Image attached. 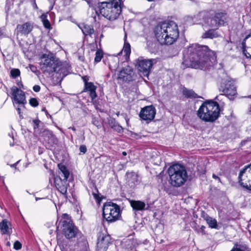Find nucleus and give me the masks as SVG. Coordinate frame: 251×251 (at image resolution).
Returning <instances> with one entry per match:
<instances>
[{"label":"nucleus","mask_w":251,"mask_h":251,"mask_svg":"<svg viewBox=\"0 0 251 251\" xmlns=\"http://www.w3.org/2000/svg\"><path fill=\"white\" fill-rule=\"evenodd\" d=\"M137 246V240L134 239H127L124 243V248L131 251H134Z\"/></svg>","instance_id":"30"},{"label":"nucleus","mask_w":251,"mask_h":251,"mask_svg":"<svg viewBox=\"0 0 251 251\" xmlns=\"http://www.w3.org/2000/svg\"><path fill=\"white\" fill-rule=\"evenodd\" d=\"M54 185L57 190L63 195L67 194L68 184L66 179H63L61 177L54 178Z\"/></svg>","instance_id":"20"},{"label":"nucleus","mask_w":251,"mask_h":251,"mask_svg":"<svg viewBox=\"0 0 251 251\" xmlns=\"http://www.w3.org/2000/svg\"><path fill=\"white\" fill-rule=\"evenodd\" d=\"M126 175L128 179V182L129 184L130 185L131 187H134V186L137 185L139 183L140 181L138 179V176L135 173H126Z\"/></svg>","instance_id":"26"},{"label":"nucleus","mask_w":251,"mask_h":251,"mask_svg":"<svg viewBox=\"0 0 251 251\" xmlns=\"http://www.w3.org/2000/svg\"><path fill=\"white\" fill-rule=\"evenodd\" d=\"M17 85L21 88H23V84L22 83V82L21 81V79H20V80H17Z\"/></svg>","instance_id":"51"},{"label":"nucleus","mask_w":251,"mask_h":251,"mask_svg":"<svg viewBox=\"0 0 251 251\" xmlns=\"http://www.w3.org/2000/svg\"><path fill=\"white\" fill-rule=\"evenodd\" d=\"M29 104L33 107H36L38 106L39 102L36 98H31L29 100Z\"/></svg>","instance_id":"42"},{"label":"nucleus","mask_w":251,"mask_h":251,"mask_svg":"<svg viewBox=\"0 0 251 251\" xmlns=\"http://www.w3.org/2000/svg\"><path fill=\"white\" fill-rule=\"evenodd\" d=\"M59 246L61 251H91L88 242L84 236L78 239L74 245L70 241H65Z\"/></svg>","instance_id":"7"},{"label":"nucleus","mask_w":251,"mask_h":251,"mask_svg":"<svg viewBox=\"0 0 251 251\" xmlns=\"http://www.w3.org/2000/svg\"><path fill=\"white\" fill-rule=\"evenodd\" d=\"M220 108L216 101L209 100L203 102L197 111L198 116L205 122H213L220 116Z\"/></svg>","instance_id":"3"},{"label":"nucleus","mask_w":251,"mask_h":251,"mask_svg":"<svg viewBox=\"0 0 251 251\" xmlns=\"http://www.w3.org/2000/svg\"><path fill=\"white\" fill-rule=\"evenodd\" d=\"M0 231L2 234L10 235L12 233V225L8 220L4 219L0 222Z\"/></svg>","instance_id":"21"},{"label":"nucleus","mask_w":251,"mask_h":251,"mask_svg":"<svg viewBox=\"0 0 251 251\" xmlns=\"http://www.w3.org/2000/svg\"><path fill=\"white\" fill-rule=\"evenodd\" d=\"M153 65L151 59H146L140 57L136 60V66L138 71L145 76H148Z\"/></svg>","instance_id":"15"},{"label":"nucleus","mask_w":251,"mask_h":251,"mask_svg":"<svg viewBox=\"0 0 251 251\" xmlns=\"http://www.w3.org/2000/svg\"><path fill=\"white\" fill-rule=\"evenodd\" d=\"M102 5L111 7L114 9L122 10L124 6L123 0H109V1L102 2Z\"/></svg>","instance_id":"25"},{"label":"nucleus","mask_w":251,"mask_h":251,"mask_svg":"<svg viewBox=\"0 0 251 251\" xmlns=\"http://www.w3.org/2000/svg\"><path fill=\"white\" fill-rule=\"evenodd\" d=\"M206 224L208 225L209 228L219 229V227L218 226L217 221L215 219L210 217L207 221Z\"/></svg>","instance_id":"35"},{"label":"nucleus","mask_w":251,"mask_h":251,"mask_svg":"<svg viewBox=\"0 0 251 251\" xmlns=\"http://www.w3.org/2000/svg\"><path fill=\"white\" fill-rule=\"evenodd\" d=\"M11 99L14 106L16 108L21 119L23 117L21 115V107L25 108L26 103L25 92L15 86L11 88Z\"/></svg>","instance_id":"8"},{"label":"nucleus","mask_w":251,"mask_h":251,"mask_svg":"<svg viewBox=\"0 0 251 251\" xmlns=\"http://www.w3.org/2000/svg\"><path fill=\"white\" fill-rule=\"evenodd\" d=\"M219 91L223 93L220 95H226L230 100H234L237 94L234 81L230 78L222 80Z\"/></svg>","instance_id":"9"},{"label":"nucleus","mask_w":251,"mask_h":251,"mask_svg":"<svg viewBox=\"0 0 251 251\" xmlns=\"http://www.w3.org/2000/svg\"><path fill=\"white\" fill-rule=\"evenodd\" d=\"M125 120H126L127 126H128V124H129V119L127 116H126L125 117Z\"/></svg>","instance_id":"53"},{"label":"nucleus","mask_w":251,"mask_h":251,"mask_svg":"<svg viewBox=\"0 0 251 251\" xmlns=\"http://www.w3.org/2000/svg\"><path fill=\"white\" fill-rule=\"evenodd\" d=\"M43 144L48 150H52L58 143V140L53 132L49 130H45L43 133Z\"/></svg>","instance_id":"17"},{"label":"nucleus","mask_w":251,"mask_h":251,"mask_svg":"<svg viewBox=\"0 0 251 251\" xmlns=\"http://www.w3.org/2000/svg\"><path fill=\"white\" fill-rule=\"evenodd\" d=\"M43 111H46V112H47V111L45 109V108H44L42 109Z\"/></svg>","instance_id":"64"},{"label":"nucleus","mask_w":251,"mask_h":251,"mask_svg":"<svg viewBox=\"0 0 251 251\" xmlns=\"http://www.w3.org/2000/svg\"><path fill=\"white\" fill-rule=\"evenodd\" d=\"M22 244L19 241H16L13 245V248L16 250H19L22 248Z\"/></svg>","instance_id":"44"},{"label":"nucleus","mask_w":251,"mask_h":251,"mask_svg":"<svg viewBox=\"0 0 251 251\" xmlns=\"http://www.w3.org/2000/svg\"><path fill=\"white\" fill-rule=\"evenodd\" d=\"M229 16L225 11H218L205 20V23L209 27L217 29L228 24Z\"/></svg>","instance_id":"6"},{"label":"nucleus","mask_w":251,"mask_h":251,"mask_svg":"<svg viewBox=\"0 0 251 251\" xmlns=\"http://www.w3.org/2000/svg\"><path fill=\"white\" fill-rule=\"evenodd\" d=\"M70 128L72 129L73 131H75V127H71Z\"/></svg>","instance_id":"61"},{"label":"nucleus","mask_w":251,"mask_h":251,"mask_svg":"<svg viewBox=\"0 0 251 251\" xmlns=\"http://www.w3.org/2000/svg\"><path fill=\"white\" fill-rule=\"evenodd\" d=\"M32 68H35V67L33 65H32V66H31V67H30V68H31V69L32 71L34 72V69H32Z\"/></svg>","instance_id":"60"},{"label":"nucleus","mask_w":251,"mask_h":251,"mask_svg":"<svg viewBox=\"0 0 251 251\" xmlns=\"http://www.w3.org/2000/svg\"><path fill=\"white\" fill-rule=\"evenodd\" d=\"M212 177L215 179H218L219 181H221L220 178L214 174H213Z\"/></svg>","instance_id":"52"},{"label":"nucleus","mask_w":251,"mask_h":251,"mask_svg":"<svg viewBox=\"0 0 251 251\" xmlns=\"http://www.w3.org/2000/svg\"><path fill=\"white\" fill-rule=\"evenodd\" d=\"M79 154H84L85 153H86V152H87V148H86V146L84 145H82L81 146H80L79 147Z\"/></svg>","instance_id":"43"},{"label":"nucleus","mask_w":251,"mask_h":251,"mask_svg":"<svg viewBox=\"0 0 251 251\" xmlns=\"http://www.w3.org/2000/svg\"><path fill=\"white\" fill-rule=\"evenodd\" d=\"M33 26L29 22L25 23L22 25H18L17 29L18 32L22 35H27L32 30Z\"/></svg>","instance_id":"24"},{"label":"nucleus","mask_w":251,"mask_h":251,"mask_svg":"<svg viewBox=\"0 0 251 251\" xmlns=\"http://www.w3.org/2000/svg\"><path fill=\"white\" fill-rule=\"evenodd\" d=\"M103 36V34H101L100 35V38L101 39V38H102Z\"/></svg>","instance_id":"63"},{"label":"nucleus","mask_w":251,"mask_h":251,"mask_svg":"<svg viewBox=\"0 0 251 251\" xmlns=\"http://www.w3.org/2000/svg\"><path fill=\"white\" fill-rule=\"evenodd\" d=\"M60 225L61 231L62 234L68 239L75 238L77 234L78 229L73 223L63 222Z\"/></svg>","instance_id":"16"},{"label":"nucleus","mask_w":251,"mask_h":251,"mask_svg":"<svg viewBox=\"0 0 251 251\" xmlns=\"http://www.w3.org/2000/svg\"><path fill=\"white\" fill-rule=\"evenodd\" d=\"M195 226H192V228L198 234L201 235H205L206 234L205 231L206 227L204 226H200L196 223L194 224Z\"/></svg>","instance_id":"33"},{"label":"nucleus","mask_w":251,"mask_h":251,"mask_svg":"<svg viewBox=\"0 0 251 251\" xmlns=\"http://www.w3.org/2000/svg\"><path fill=\"white\" fill-rule=\"evenodd\" d=\"M96 251H107L110 245L112 244V238L106 231H100L97 235Z\"/></svg>","instance_id":"13"},{"label":"nucleus","mask_w":251,"mask_h":251,"mask_svg":"<svg viewBox=\"0 0 251 251\" xmlns=\"http://www.w3.org/2000/svg\"><path fill=\"white\" fill-rule=\"evenodd\" d=\"M97 14L98 12L107 19L113 21L117 19L122 13V10L114 9L111 7L102 5V3H98V6L95 9Z\"/></svg>","instance_id":"11"},{"label":"nucleus","mask_w":251,"mask_h":251,"mask_svg":"<svg viewBox=\"0 0 251 251\" xmlns=\"http://www.w3.org/2000/svg\"><path fill=\"white\" fill-rule=\"evenodd\" d=\"M215 28L210 29L203 33L202 37L204 39H213L220 36L218 32Z\"/></svg>","instance_id":"27"},{"label":"nucleus","mask_w":251,"mask_h":251,"mask_svg":"<svg viewBox=\"0 0 251 251\" xmlns=\"http://www.w3.org/2000/svg\"><path fill=\"white\" fill-rule=\"evenodd\" d=\"M58 166H59L60 171L62 173V174H61V176L60 177L63 179L67 180V179L68 178V177L70 176V172L68 170L67 167L65 165H59Z\"/></svg>","instance_id":"32"},{"label":"nucleus","mask_w":251,"mask_h":251,"mask_svg":"<svg viewBox=\"0 0 251 251\" xmlns=\"http://www.w3.org/2000/svg\"><path fill=\"white\" fill-rule=\"evenodd\" d=\"M92 124L97 126L98 128L101 127V123L98 118L93 117L92 119Z\"/></svg>","instance_id":"41"},{"label":"nucleus","mask_w":251,"mask_h":251,"mask_svg":"<svg viewBox=\"0 0 251 251\" xmlns=\"http://www.w3.org/2000/svg\"><path fill=\"white\" fill-rule=\"evenodd\" d=\"M238 183L241 187L251 192V163L240 171Z\"/></svg>","instance_id":"10"},{"label":"nucleus","mask_w":251,"mask_h":251,"mask_svg":"<svg viewBox=\"0 0 251 251\" xmlns=\"http://www.w3.org/2000/svg\"><path fill=\"white\" fill-rule=\"evenodd\" d=\"M44 61L40 64L41 69L44 73L51 74L55 71L59 59L54 56L43 54Z\"/></svg>","instance_id":"12"},{"label":"nucleus","mask_w":251,"mask_h":251,"mask_svg":"<svg viewBox=\"0 0 251 251\" xmlns=\"http://www.w3.org/2000/svg\"><path fill=\"white\" fill-rule=\"evenodd\" d=\"M21 72L19 69H12L10 71V77L12 78L16 79L20 76Z\"/></svg>","instance_id":"39"},{"label":"nucleus","mask_w":251,"mask_h":251,"mask_svg":"<svg viewBox=\"0 0 251 251\" xmlns=\"http://www.w3.org/2000/svg\"><path fill=\"white\" fill-rule=\"evenodd\" d=\"M64 222H67V223H69V222L72 223L73 222L72 220L70 219L69 215H68L67 213L63 214L61 216V219L60 220V221L59 222L58 225L56 227V231H59V226L64 224V223H63Z\"/></svg>","instance_id":"36"},{"label":"nucleus","mask_w":251,"mask_h":251,"mask_svg":"<svg viewBox=\"0 0 251 251\" xmlns=\"http://www.w3.org/2000/svg\"><path fill=\"white\" fill-rule=\"evenodd\" d=\"M81 30L85 35H91L94 32L92 26L87 25H83Z\"/></svg>","instance_id":"37"},{"label":"nucleus","mask_w":251,"mask_h":251,"mask_svg":"<svg viewBox=\"0 0 251 251\" xmlns=\"http://www.w3.org/2000/svg\"><path fill=\"white\" fill-rule=\"evenodd\" d=\"M133 70L130 66L127 65L124 67L118 74V79L125 82L133 80Z\"/></svg>","instance_id":"18"},{"label":"nucleus","mask_w":251,"mask_h":251,"mask_svg":"<svg viewBox=\"0 0 251 251\" xmlns=\"http://www.w3.org/2000/svg\"><path fill=\"white\" fill-rule=\"evenodd\" d=\"M201 217L205 221H207L208 219H209L210 216H209L204 211H202L201 213Z\"/></svg>","instance_id":"46"},{"label":"nucleus","mask_w":251,"mask_h":251,"mask_svg":"<svg viewBox=\"0 0 251 251\" xmlns=\"http://www.w3.org/2000/svg\"><path fill=\"white\" fill-rule=\"evenodd\" d=\"M99 95H100V97H102L104 96V92H103V88L102 86H100L99 87Z\"/></svg>","instance_id":"47"},{"label":"nucleus","mask_w":251,"mask_h":251,"mask_svg":"<svg viewBox=\"0 0 251 251\" xmlns=\"http://www.w3.org/2000/svg\"><path fill=\"white\" fill-rule=\"evenodd\" d=\"M43 153V151L41 150V148H39V154H40Z\"/></svg>","instance_id":"58"},{"label":"nucleus","mask_w":251,"mask_h":251,"mask_svg":"<svg viewBox=\"0 0 251 251\" xmlns=\"http://www.w3.org/2000/svg\"><path fill=\"white\" fill-rule=\"evenodd\" d=\"M41 87L38 85H35L33 87V90L35 92H38L40 91Z\"/></svg>","instance_id":"49"},{"label":"nucleus","mask_w":251,"mask_h":251,"mask_svg":"<svg viewBox=\"0 0 251 251\" xmlns=\"http://www.w3.org/2000/svg\"><path fill=\"white\" fill-rule=\"evenodd\" d=\"M82 79L84 83V87L86 86V84L90 83L91 82H88L89 77L87 76H84L82 77Z\"/></svg>","instance_id":"48"},{"label":"nucleus","mask_w":251,"mask_h":251,"mask_svg":"<svg viewBox=\"0 0 251 251\" xmlns=\"http://www.w3.org/2000/svg\"><path fill=\"white\" fill-rule=\"evenodd\" d=\"M41 121L37 118L33 120L34 129L38 128Z\"/></svg>","instance_id":"45"},{"label":"nucleus","mask_w":251,"mask_h":251,"mask_svg":"<svg viewBox=\"0 0 251 251\" xmlns=\"http://www.w3.org/2000/svg\"><path fill=\"white\" fill-rule=\"evenodd\" d=\"M34 6L35 8H37V4H36L35 2H34Z\"/></svg>","instance_id":"62"},{"label":"nucleus","mask_w":251,"mask_h":251,"mask_svg":"<svg viewBox=\"0 0 251 251\" xmlns=\"http://www.w3.org/2000/svg\"><path fill=\"white\" fill-rule=\"evenodd\" d=\"M32 68H35V67L33 65H32V66H31V67H30V68H31V69L32 71L34 72V69H32Z\"/></svg>","instance_id":"59"},{"label":"nucleus","mask_w":251,"mask_h":251,"mask_svg":"<svg viewBox=\"0 0 251 251\" xmlns=\"http://www.w3.org/2000/svg\"><path fill=\"white\" fill-rule=\"evenodd\" d=\"M107 121L111 129L117 133L122 134L124 132V128L119 122L114 118L110 117Z\"/></svg>","instance_id":"22"},{"label":"nucleus","mask_w":251,"mask_h":251,"mask_svg":"<svg viewBox=\"0 0 251 251\" xmlns=\"http://www.w3.org/2000/svg\"><path fill=\"white\" fill-rule=\"evenodd\" d=\"M154 33L157 40L162 45H172L179 37L177 25L173 21L159 23L154 27Z\"/></svg>","instance_id":"2"},{"label":"nucleus","mask_w":251,"mask_h":251,"mask_svg":"<svg viewBox=\"0 0 251 251\" xmlns=\"http://www.w3.org/2000/svg\"><path fill=\"white\" fill-rule=\"evenodd\" d=\"M156 113V108L153 105H147L141 108L139 116L142 120L149 124L154 120Z\"/></svg>","instance_id":"14"},{"label":"nucleus","mask_w":251,"mask_h":251,"mask_svg":"<svg viewBox=\"0 0 251 251\" xmlns=\"http://www.w3.org/2000/svg\"><path fill=\"white\" fill-rule=\"evenodd\" d=\"M47 17L48 15L47 14L43 13L41 15L40 18L42 20L44 27L47 29L50 30L51 28V26L50 21L47 19Z\"/></svg>","instance_id":"34"},{"label":"nucleus","mask_w":251,"mask_h":251,"mask_svg":"<svg viewBox=\"0 0 251 251\" xmlns=\"http://www.w3.org/2000/svg\"><path fill=\"white\" fill-rule=\"evenodd\" d=\"M216 61L215 53L207 46L192 44L183 51L182 65L185 68L206 70L212 67Z\"/></svg>","instance_id":"1"},{"label":"nucleus","mask_w":251,"mask_h":251,"mask_svg":"<svg viewBox=\"0 0 251 251\" xmlns=\"http://www.w3.org/2000/svg\"><path fill=\"white\" fill-rule=\"evenodd\" d=\"M48 0L50 3V10H51L54 5L55 0Z\"/></svg>","instance_id":"50"},{"label":"nucleus","mask_w":251,"mask_h":251,"mask_svg":"<svg viewBox=\"0 0 251 251\" xmlns=\"http://www.w3.org/2000/svg\"><path fill=\"white\" fill-rule=\"evenodd\" d=\"M19 162V161H17V162H16L15 163H14V164H13L11 165V167H13H13H16V166L18 164Z\"/></svg>","instance_id":"56"},{"label":"nucleus","mask_w":251,"mask_h":251,"mask_svg":"<svg viewBox=\"0 0 251 251\" xmlns=\"http://www.w3.org/2000/svg\"><path fill=\"white\" fill-rule=\"evenodd\" d=\"M93 196H94V197L95 198V199L98 200V198H99L98 195L96 194V193H93Z\"/></svg>","instance_id":"55"},{"label":"nucleus","mask_w":251,"mask_h":251,"mask_svg":"<svg viewBox=\"0 0 251 251\" xmlns=\"http://www.w3.org/2000/svg\"><path fill=\"white\" fill-rule=\"evenodd\" d=\"M102 216L108 224L117 221L121 217L120 206L111 201L106 202L103 205Z\"/></svg>","instance_id":"5"},{"label":"nucleus","mask_w":251,"mask_h":251,"mask_svg":"<svg viewBox=\"0 0 251 251\" xmlns=\"http://www.w3.org/2000/svg\"><path fill=\"white\" fill-rule=\"evenodd\" d=\"M230 251H244L239 248L232 249Z\"/></svg>","instance_id":"54"},{"label":"nucleus","mask_w":251,"mask_h":251,"mask_svg":"<svg viewBox=\"0 0 251 251\" xmlns=\"http://www.w3.org/2000/svg\"><path fill=\"white\" fill-rule=\"evenodd\" d=\"M103 57V52L100 50H98L96 51L95 57V62L96 63H98L100 61L102 58Z\"/></svg>","instance_id":"40"},{"label":"nucleus","mask_w":251,"mask_h":251,"mask_svg":"<svg viewBox=\"0 0 251 251\" xmlns=\"http://www.w3.org/2000/svg\"><path fill=\"white\" fill-rule=\"evenodd\" d=\"M56 66V69L54 73L59 75V77L61 79H63L70 73L71 66L67 62H61L59 60Z\"/></svg>","instance_id":"19"},{"label":"nucleus","mask_w":251,"mask_h":251,"mask_svg":"<svg viewBox=\"0 0 251 251\" xmlns=\"http://www.w3.org/2000/svg\"><path fill=\"white\" fill-rule=\"evenodd\" d=\"M97 88V86L95 85L93 82L86 84L84 88V91L88 93L92 100H94L98 97L96 93Z\"/></svg>","instance_id":"23"},{"label":"nucleus","mask_w":251,"mask_h":251,"mask_svg":"<svg viewBox=\"0 0 251 251\" xmlns=\"http://www.w3.org/2000/svg\"><path fill=\"white\" fill-rule=\"evenodd\" d=\"M182 94L185 98L187 99H195L200 98L192 89H188L186 87L183 88Z\"/></svg>","instance_id":"29"},{"label":"nucleus","mask_w":251,"mask_h":251,"mask_svg":"<svg viewBox=\"0 0 251 251\" xmlns=\"http://www.w3.org/2000/svg\"><path fill=\"white\" fill-rule=\"evenodd\" d=\"M170 184L175 187L183 185L188 179V174L185 167L176 163L171 166L168 169Z\"/></svg>","instance_id":"4"},{"label":"nucleus","mask_w":251,"mask_h":251,"mask_svg":"<svg viewBox=\"0 0 251 251\" xmlns=\"http://www.w3.org/2000/svg\"><path fill=\"white\" fill-rule=\"evenodd\" d=\"M122 155H123V156H126V155H127V153H126V151H123V152H122Z\"/></svg>","instance_id":"57"},{"label":"nucleus","mask_w":251,"mask_h":251,"mask_svg":"<svg viewBox=\"0 0 251 251\" xmlns=\"http://www.w3.org/2000/svg\"><path fill=\"white\" fill-rule=\"evenodd\" d=\"M127 36L126 34L125 33V36H124V45L123 47V50L125 53L126 56H129L130 52H131V48H130V45L129 43L127 42L126 40Z\"/></svg>","instance_id":"31"},{"label":"nucleus","mask_w":251,"mask_h":251,"mask_svg":"<svg viewBox=\"0 0 251 251\" xmlns=\"http://www.w3.org/2000/svg\"><path fill=\"white\" fill-rule=\"evenodd\" d=\"M130 204L133 209L136 211H142L147 209V208H145V203L142 201H131Z\"/></svg>","instance_id":"28"},{"label":"nucleus","mask_w":251,"mask_h":251,"mask_svg":"<svg viewBox=\"0 0 251 251\" xmlns=\"http://www.w3.org/2000/svg\"><path fill=\"white\" fill-rule=\"evenodd\" d=\"M242 49L243 54L248 58H251V48H247L246 43L244 46L242 44Z\"/></svg>","instance_id":"38"}]
</instances>
